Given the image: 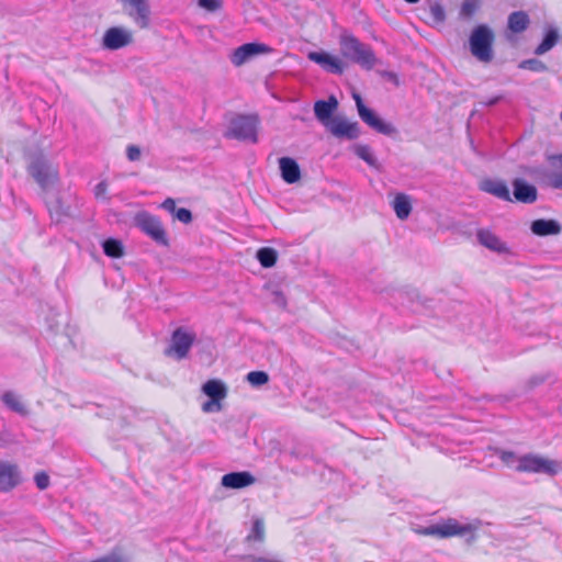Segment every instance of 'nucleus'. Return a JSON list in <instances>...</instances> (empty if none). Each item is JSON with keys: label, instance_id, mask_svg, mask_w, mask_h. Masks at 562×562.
Segmentation results:
<instances>
[{"label": "nucleus", "instance_id": "c9c22d12", "mask_svg": "<svg viewBox=\"0 0 562 562\" xmlns=\"http://www.w3.org/2000/svg\"><path fill=\"white\" fill-rule=\"evenodd\" d=\"M173 215L178 221L184 224H189L192 221L191 211L184 207L178 209Z\"/></svg>", "mask_w": 562, "mask_h": 562}, {"label": "nucleus", "instance_id": "393cba45", "mask_svg": "<svg viewBox=\"0 0 562 562\" xmlns=\"http://www.w3.org/2000/svg\"><path fill=\"white\" fill-rule=\"evenodd\" d=\"M499 458L503 461V463L509 468H514L519 471L527 470V457H517L512 451H501Z\"/></svg>", "mask_w": 562, "mask_h": 562}, {"label": "nucleus", "instance_id": "c03bdc74", "mask_svg": "<svg viewBox=\"0 0 562 562\" xmlns=\"http://www.w3.org/2000/svg\"><path fill=\"white\" fill-rule=\"evenodd\" d=\"M546 380V376L544 375H533L530 380H529V387L531 385H538V384H541L543 383Z\"/></svg>", "mask_w": 562, "mask_h": 562}, {"label": "nucleus", "instance_id": "f3484780", "mask_svg": "<svg viewBox=\"0 0 562 562\" xmlns=\"http://www.w3.org/2000/svg\"><path fill=\"white\" fill-rule=\"evenodd\" d=\"M255 476L247 471L231 472L222 476L221 483L226 488L239 490L252 485Z\"/></svg>", "mask_w": 562, "mask_h": 562}, {"label": "nucleus", "instance_id": "7ed1b4c3", "mask_svg": "<svg viewBox=\"0 0 562 562\" xmlns=\"http://www.w3.org/2000/svg\"><path fill=\"white\" fill-rule=\"evenodd\" d=\"M259 126L260 119L258 114H238L231 120L229 127L224 136L255 144L258 142Z\"/></svg>", "mask_w": 562, "mask_h": 562}, {"label": "nucleus", "instance_id": "6ab92c4d", "mask_svg": "<svg viewBox=\"0 0 562 562\" xmlns=\"http://www.w3.org/2000/svg\"><path fill=\"white\" fill-rule=\"evenodd\" d=\"M279 166L283 180L288 183H295L301 178V171L297 162L290 157L279 159Z\"/></svg>", "mask_w": 562, "mask_h": 562}, {"label": "nucleus", "instance_id": "20e7f679", "mask_svg": "<svg viewBox=\"0 0 562 562\" xmlns=\"http://www.w3.org/2000/svg\"><path fill=\"white\" fill-rule=\"evenodd\" d=\"M27 171L43 189L49 188L59 179L58 167L50 164L42 154L32 158Z\"/></svg>", "mask_w": 562, "mask_h": 562}, {"label": "nucleus", "instance_id": "72a5a7b5", "mask_svg": "<svg viewBox=\"0 0 562 562\" xmlns=\"http://www.w3.org/2000/svg\"><path fill=\"white\" fill-rule=\"evenodd\" d=\"M357 155L363 159L368 165L374 166L375 165V158L370 149L369 146L362 145L357 148Z\"/></svg>", "mask_w": 562, "mask_h": 562}, {"label": "nucleus", "instance_id": "ea45409f", "mask_svg": "<svg viewBox=\"0 0 562 562\" xmlns=\"http://www.w3.org/2000/svg\"><path fill=\"white\" fill-rule=\"evenodd\" d=\"M126 156L128 160L136 161L140 158V149L136 145H128L126 148Z\"/></svg>", "mask_w": 562, "mask_h": 562}, {"label": "nucleus", "instance_id": "09e8293b", "mask_svg": "<svg viewBox=\"0 0 562 562\" xmlns=\"http://www.w3.org/2000/svg\"><path fill=\"white\" fill-rule=\"evenodd\" d=\"M526 64H527V61H521V63H520V67H522V68H524V67L526 66Z\"/></svg>", "mask_w": 562, "mask_h": 562}, {"label": "nucleus", "instance_id": "f03ea898", "mask_svg": "<svg viewBox=\"0 0 562 562\" xmlns=\"http://www.w3.org/2000/svg\"><path fill=\"white\" fill-rule=\"evenodd\" d=\"M476 527L471 524L462 525L454 518H448L440 524L428 527H418L414 532L419 536H430L438 539H447L452 537L473 536Z\"/></svg>", "mask_w": 562, "mask_h": 562}, {"label": "nucleus", "instance_id": "49530a36", "mask_svg": "<svg viewBox=\"0 0 562 562\" xmlns=\"http://www.w3.org/2000/svg\"><path fill=\"white\" fill-rule=\"evenodd\" d=\"M432 13L438 16L439 19H443V10L440 5H435L431 8Z\"/></svg>", "mask_w": 562, "mask_h": 562}, {"label": "nucleus", "instance_id": "a878e982", "mask_svg": "<svg viewBox=\"0 0 562 562\" xmlns=\"http://www.w3.org/2000/svg\"><path fill=\"white\" fill-rule=\"evenodd\" d=\"M2 402L13 412L20 415H26L27 409L21 398L13 392H5L2 395Z\"/></svg>", "mask_w": 562, "mask_h": 562}, {"label": "nucleus", "instance_id": "bb28decb", "mask_svg": "<svg viewBox=\"0 0 562 562\" xmlns=\"http://www.w3.org/2000/svg\"><path fill=\"white\" fill-rule=\"evenodd\" d=\"M257 259L263 268H271L277 263V250L270 247H262L257 251Z\"/></svg>", "mask_w": 562, "mask_h": 562}, {"label": "nucleus", "instance_id": "c85d7f7f", "mask_svg": "<svg viewBox=\"0 0 562 562\" xmlns=\"http://www.w3.org/2000/svg\"><path fill=\"white\" fill-rule=\"evenodd\" d=\"M103 251L108 257L121 258L124 255V248L120 240L109 238L103 243Z\"/></svg>", "mask_w": 562, "mask_h": 562}, {"label": "nucleus", "instance_id": "4468645a", "mask_svg": "<svg viewBox=\"0 0 562 562\" xmlns=\"http://www.w3.org/2000/svg\"><path fill=\"white\" fill-rule=\"evenodd\" d=\"M21 482L20 472L15 464L0 461V491L9 492Z\"/></svg>", "mask_w": 562, "mask_h": 562}, {"label": "nucleus", "instance_id": "de8ad7c7", "mask_svg": "<svg viewBox=\"0 0 562 562\" xmlns=\"http://www.w3.org/2000/svg\"><path fill=\"white\" fill-rule=\"evenodd\" d=\"M405 1H406V2H408V3H416V2H418L419 0H405Z\"/></svg>", "mask_w": 562, "mask_h": 562}, {"label": "nucleus", "instance_id": "79ce46f5", "mask_svg": "<svg viewBox=\"0 0 562 562\" xmlns=\"http://www.w3.org/2000/svg\"><path fill=\"white\" fill-rule=\"evenodd\" d=\"M550 165L558 169L557 171H562V153L557 155H551L549 157Z\"/></svg>", "mask_w": 562, "mask_h": 562}, {"label": "nucleus", "instance_id": "f257e3e1", "mask_svg": "<svg viewBox=\"0 0 562 562\" xmlns=\"http://www.w3.org/2000/svg\"><path fill=\"white\" fill-rule=\"evenodd\" d=\"M495 35L487 25H477L469 37L471 54L482 63H491L494 58Z\"/></svg>", "mask_w": 562, "mask_h": 562}, {"label": "nucleus", "instance_id": "9d476101", "mask_svg": "<svg viewBox=\"0 0 562 562\" xmlns=\"http://www.w3.org/2000/svg\"><path fill=\"white\" fill-rule=\"evenodd\" d=\"M326 128L333 136L340 139H356L360 134L357 122H349L342 117H334Z\"/></svg>", "mask_w": 562, "mask_h": 562}, {"label": "nucleus", "instance_id": "cd10ccee", "mask_svg": "<svg viewBox=\"0 0 562 562\" xmlns=\"http://www.w3.org/2000/svg\"><path fill=\"white\" fill-rule=\"evenodd\" d=\"M527 26V14L525 12H514L508 18V27L513 33H520Z\"/></svg>", "mask_w": 562, "mask_h": 562}, {"label": "nucleus", "instance_id": "5701e85b", "mask_svg": "<svg viewBox=\"0 0 562 562\" xmlns=\"http://www.w3.org/2000/svg\"><path fill=\"white\" fill-rule=\"evenodd\" d=\"M392 206L400 220H406L412 212V199L405 193H397L392 201Z\"/></svg>", "mask_w": 562, "mask_h": 562}, {"label": "nucleus", "instance_id": "dca6fc26", "mask_svg": "<svg viewBox=\"0 0 562 562\" xmlns=\"http://www.w3.org/2000/svg\"><path fill=\"white\" fill-rule=\"evenodd\" d=\"M338 108V101L334 95H330L328 100H318L314 104V113L316 119L327 127L328 124L334 120L333 113Z\"/></svg>", "mask_w": 562, "mask_h": 562}, {"label": "nucleus", "instance_id": "412c9836", "mask_svg": "<svg viewBox=\"0 0 562 562\" xmlns=\"http://www.w3.org/2000/svg\"><path fill=\"white\" fill-rule=\"evenodd\" d=\"M477 239L481 245L484 247L496 251V252H506L507 247L505 243H503L498 236H496L493 232L490 229H479L476 233Z\"/></svg>", "mask_w": 562, "mask_h": 562}, {"label": "nucleus", "instance_id": "37998d69", "mask_svg": "<svg viewBox=\"0 0 562 562\" xmlns=\"http://www.w3.org/2000/svg\"><path fill=\"white\" fill-rule=\"evenodd\" d=\"M161 206H162L165 210H167L168 212L172 213V214H175V212L178 210V209L176 207V202H175V200H173V199H171V198L166 199V200L162 202Z\"/></svg>", "mask_w": 562, "mask_h": 562}, {"label": "nucleus", "instance_id": "a19ab883", "mask_svg": "<svg viewBox=\"0 0 562 562\" xmlns=\"http://www.w3.org/2000/svg\"><path fill=\"white\" fill-rule=\"evenodd\" d=\"M108 194L106 181H101L95 186L94 195L97 199H105Z\"/></svg>", "mask_w": 562, "mask_h": 562}, {"label": "nucleus", "instance_id": "0eeeda50", "mask_svg": "<svg viewBox=\"0 0 562 562\" xmlns=\"http://www.w3.org/2000/svg\"><path fill=\"white\" fill-rule=\"evenodd\" d=\"M202 391L210 397V401L202 405L204 413L220 412L222 409V401L227 395L225 384L220 380H209L204 383Z\"/></svg>", "mask_w": 562, "mask_h": 562}, {"label": "nucleus", "instance_id": "7c9ffc66", "mask_svg": "<svg viewBox=\"0 0 562 562\" xmlns=\"http://www.w3.org/2000/svg\"><path fill=\"white\" fill-rule=\"evenodd\" d=\"M481 7V0H464L460 8V16L472 19Z\"/></svg>", "mask_w": 562, "mask_h": 562}, {"label": "nucleus", "instance_id": "b1692460", "mask_svg": "<svg viewBox=\"0 0 562 562\" xmlns=\"http://www.w3.org/2000/svg\"><path fill=\"white\" fill-rule=\"evenodd\" d=\"M561 35L558 30L554 27H550L547 30L543 40L541 43L535 48L536 55H543L547 52L551 50L560 41Z\"/></svg>", "mask_w": 562, "mask_h": 562}, {"label": "nucleus", "instance_id": "423d86ee", "mask_svg": "<svg viewBox=\"0 0 562 562\" xmlns=\"http://www.w3.org/2000/svg\"><path fill=\"white\" fill-rule=\"evenodd\" d=\"M356 101L358 114L360 119L369 125L372 130L383 135H392L396 132L395 127L391 123H386L381 120L372 110L367 108L359 94H353Z\"/></svg>", "mask_w": 562, "mask_h": 562}, {"label": "nucleus", "instance_id": "4c0bfd02", "mask_svg": "<svg viewBox=\"0 0 562 562\" xmlns=\"http://www.w3.org/2000/svg\"><path fill=\"white\" fill-rule=\"evenodd\" d=\"M548 69L547 65L536 58H529V71L543 72Z\"/></svg>", "mask_w": 562, "mask_h": 562}, {"label": "nucleus", "instance_id": "58836bf2", "mask_svg": "<svg viewBox=\"0 0 562 562\" xmlns=\"http://www.w3.org/2000/svg\"><path fill=\"white\" fill-rule=\"evenodd\" d=\"M199 4L209 11H216L221 8L222 2L221 0H199Z\"/></svg>", "mask_w": 562, "mask_h": 562}, {"label": "nucleus", "instance_id": "ddd939ff", "mask_svg": "<svg viewBox=\"0 0 562 562\" xmlns=\"http://www.w3.org/2000/svg\"><path fill=\"white\" fill-rule=\"evenodd\" d=\"M271 50V47L262 43H247L234 50V54L232 56V63L235 66H241L249 58L260 54H268Z\"/></svg>", "mask_w": 562, "mask_h": 562}, {"label": "nucleus", "instance_id": "9b49d317", "mask_svg": "<svg viewBox=\"0 0 562 562\" xmlns=\"http://www.w3.org/2000/svg\"><path fill=\"white\" fill-rule=\"evenodd\" d=\"M195 336L178 328L172 334V344L166 351L167 355L176 353L177 358H186L194 342Z\"/></svg>", "mask_w": 562, "mask_h": 562}, {"label": "nucleus", "instance_id": "8fccbe9b", "mask_svg": "<svg viewBox=\"0 0 562 562\" xmlns=\"http://www.w3.org/2000/svg\"><path fill=\"white\" fill-rule=\"evenodd\" d=\"M560 120H561V122H562V112L560 113Z\"/></svg>", "mask_w": 562, "mask_h": 562}, {"label": "nucleus", "instance_id": "f704fd0d", "mask_svg": "<svg viewBox=\"0 0 562 562\" xmlns=\"http://www.w3.org/2000/svg\"><path fill=\"white\" fill-rule=\"evenodd\" d=\"M550 187L557 190H562V171H552L548 176Z\"/></svg>", "mask_w": 562, "mask_h": 562}, {"label": "nucleus", "instance_id": "e433bc0d", "mask_svg": "<svg viewBox=\"0 0 562 562\" xmlns=\"http://www.w3.org/2000/svg\"><path fill=\"white\" fill-rule=\"evenodd\" d=\"M34 480L40 490H45L49 485V476L44 471L37 472Z\"/></svg>", "mask_w": 562, "mask_h": 562}, {"label": "nucleus", "instance_id": "c756f323", "mask_svg": "<svg viewBox=\"0 0 562 562\" xmlns=\"http://www.w3.org/2000/svg\"><path fill=\"white\" fill-rule=\"evenodd\" d=\"M266 537L265 521L261 518H256L252 524V528L247 536V541L262 542Z\"/></svg>", "mask_w": 562, "mask_h": 562}, {"label": "nucleus", "instance_id": "4be33fe9", "mask_svg": "<svg viewBox=\"0 0 562 562\" xmlns=\"http://www.w3.org/2000/svg\"><path fill=\"white\" fill-rule=\"evenodd\" d=\"M530 228L539 236L558 235L561 232L560 224L554 220L533 221Z\"/></svg>", "mask_w": 562, "mask_h": 562}, {"label": "nucleus", "instance_id": "aec40b11", "mask_svg": "<svg viewBox=\"0 0 562 562\" xmlns=\"http://www.w3.org/2000/svg\"><path fill=\"white\" fill-rule=\"evenodd\" d=\"M481 189L504 201H512L509 189L502 180L486 179L481 183Z\"/></svg>", "mask_w": 562, "mask_h": 562}, {"label": "nucleus", "instance_id": "473e14b6", "mask_svg": "<svg viewBox=\"0 0 562 562\" xmlns=\"http://www.w3.org/2000/svg\"><path fill=\"white\" fill-rule=\"evenodd\" d=\"M514 198L519 202H527V182L522 179H515L514 182Z\"/></svg>", "mask_w": 562, "mask_h": 562}, {"label": "nucleus", "instance_id": "1a4fd4ad", "mask_svg": "<svg viewBox=\"0 0 562 562\" xmlns=\"http://www.w3.org/2000/svg\"><path fill=\"white\" fill-rule=\"evenodd\" d=\"M344 45L356 63L368 68H371L374 65L375 57L373 52L361 44L356 37H345Z\"/></svg>", "mask_w": 562, "mask_h": 562}, {"label": "nucleus", "instance_id": "2f4dec72", "mask_svg": "<svg viewBox=\"0 0 562 562\" xmlns=\"http://www.w3.org/2000/svg\"><path fill=\"white\" fill-rule=\"evenodd\" d=\"M246 380L252 386H261L269 382V375L265 371H250L246 375Z\"/></svg>", "mask_w": 562, "mask_h": 562}, {"label": "nucleus", "instance_id": "a18cd8bd", "mask_svg": "<svg viewBox=\"0 0 562 562\" xmlns=\"http://www.w3.org/2000/svg\"><path fill=\"white\" fill-rule=\"evenodd\" d=\"M537 199V189L536 187L529 184V204L536 201Z\"/></svg>", "mask_w": 562, "mask_h": 562}, {"label": "nucleus", "instance_id": "6e6552de", "mask_svg": "<svg viewBox=\"0 0 562 562\" xmlns=\"http://www.w3.org/2000/svg\"><path fill=\"white\" fill-rule=\"evenodd\" d=\"M134 42L133 33L120 26L109 27L102 37V46L109 50H117Z\"/></svg>", "mask_w": 562, "mask_h": 562}, {"label": "nucleus", "instance_id": "39448f33", "mask_svg": "<svg viewBox=\"0 0 562 562\" xmlns=\"http://www.w3.org/2000/svg\"><path fill=\"white\" fill-rule=\"evenodd\" d=\"M135 223L155 243L162 246L169 245L167 232L157 216L148 212H139L135 216Z\"/></svg>", "mask_w": 562, "mask_h": 562}, {"label": "nucleus", "instance_id": "2eb2a0df", "mask_svg": "<svg viewBox=\"0 0 562 562\" xmlns=\"http://www.w3.org/2000/svg\"><path fill=\"white\" fill-rule=\"evenodd\" d=\"M125 3L132 7L128 15L140 29L149 26L150 10L147 0H124Z\"/></svg>", "mask_w": 562, "mask_h": 562}, {"label": "nucleus", "instance_id": "a211bd4d", "mask_svg": "<svg viewBox=\"0 0 562 562\" xmlns=\"http://www.w3.org/2000/svg\"><path fill=\"white\" fill-rule=\"evenodd\" d=\"M308 59L321 65L324 69L331 71L334 74L344 72V66L341 60L338 57H335L330 54L324 52H311L308 54Z\"/></svg>", "mask_w": 562, "mask_h": 562}, {"label": "nucleus", "instance_id": "f8f14e48", "mask_svg": "<svg viewBox=\"0 0 562 562\" xmlns=\"http://www.w3.org/2000/svg\"><path fill=\"white\" fill-rule=\"evenodd\" d=\"M562 471V462L538 454H529V473H540L554 476Z\"/></svg>", "mask_w": 562, "mask_h": 562}]
</instances>
